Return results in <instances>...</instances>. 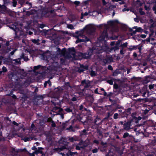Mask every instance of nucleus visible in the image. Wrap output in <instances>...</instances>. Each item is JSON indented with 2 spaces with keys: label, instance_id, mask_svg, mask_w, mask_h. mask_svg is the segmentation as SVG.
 I'll return each mask as SVG.
<instances>
[{
  "label": "nucleus",
  "instance_id": "49530a36",
  "mask_svg": "<svg viewBox=\"0 0 156 156\" xmlns=\"http://www.w3.org/2000/svg\"><path fill=\"white\" fill-rule=\"evenodd\" d=\"M98 149L97 148H95L92 150V153H96L98 152Z\"/></svg>",
  "mask_w": 156,
  "mask_h": 156
},
{
  "label": "nucleus",
  "instance_id": "69168bd1",
  "mask_svg": "<svg viewBox=\"0 0 156 156\" xmlns=\"http://www.w3.org/2000/svg\"><path fill=\"white\" fill-rule=\"evenodd\" d=\"M71 100L73 101H76L77 100V99H76V98L75 97H74L72 98L71 99Z\"/></svg>",
  "mask_w": 156,
  "mask_h": 156
},
{
  "label": "nucleus",
  "instance_id": "4d7b16f0",
  "mask_svg": "<svg viewBox=\"0 0 156 156\" xmlns=\"http://www.w3.org/2000/svg\"><path fill=\"white\" fill-rule=\"evenodd\" d=\"M156 26V25L154 23H152L150 26L151 28H153L154 27Z\"/></svg>",
  "mask_w": 156,
  "mask_h": 156
},
{
  "label": "nucleus",
  "instance_id": "680f3d73",
  "mask_svg": "<svg viewBox=\"0 0 156 156\" xmlns=\"http://www.w3.org/2000/svg\"><path fill=\"white\" fill-rule=\"evenodd\" d=\"M23 140L25 142L28 141L29 140V138L28 137H26L23 139Z\"/></svg>",
  "mask_w": 156,
  "mask_h": 156
},
{
  "label": "nucleus",
  "instance_id": "ddd939ff",
  "mask_svg": "<svg viewBox=\"0 0 156 156\" xmlns=\"http://www.w3.org/2000/svg\"><path fill=\"white\" fill-rule=\"evenodd\" d=\"M112 61V58L111 57H106L103 60L104 62L106 64L107 63H110Z\"/></svg>",
  "mask_w": 156,
  "mask_h": 156
},
{
  "label": "nucleus",
  "instance_id": "ea45409f",
  "mask_svg": "<svg viewBox=\"0 0 156 156\" xmlns=\"http://www.w3.org/2000/svg\"><path fill=\"white\" fill-rule=\"evenodd\" d=\"M66 61V60L65 59L61 58L60 59V63L61 64H63Z\"/></svg>",
  "mask_w": 156,
  "mask_h": 156
},
{
  "label": "nucleus",
  "instance_id": "3c124183",
  "mask_svg": "<svg viewBox=\"0 0 156 156\" xmlns=\"http://www.w3.org/2000/svg\"><path fill=\"white\" fill-rule=\"evenodd\" d=\"M12 5L14 7H16L17 4V2L16 1H14L12 2Z\"/></svg>",
  "mask_w": 156,
  "mask_h": 156
},
{
  "label": "nucleus",
  "instance_id": "e433bc0d",
  "mask_svg": "<svg viewBox=\"0 0 156 156\" xmlns=\"http://www.w3.org/2000/svg\"><path fill=\"white\" fill-rule=\"evenodd\" d=\"M75 34L77 35V36H75V37H77L78 36H81V33H80V32L79 31H76L75 33Z\"/></svg>",
  "mask_w": 156,
  "mask_h": 156
},
{
  "label": "nucleus",
  "instance_id": "423d86ee",
  "mask_svg": "<svg viewBox=\"0 0 156 156\" xmlns=\"http://www.w3.org/2000/svg\"><path fill=\"white\" fill-rule=\"evenodd\" d=\"M121 42V40H118L116 42L115 45L111 48L110 50L111 51L114 50L115 51L118 50L119 49V48L120 47V43Z\"/></svg>",
  "mask_w": 156,
  "mask_h": 156
},
{
  "label": "nucleus",
  "instance_id": "6ab92c4d",
  "mask_svg": "<svg viewBox=\"0 0 156 156\" xmlns=\"http://www.w3.org/2000/svg\"><path fill=\"white\" fill-rule=\"evenodd\" d=\"M74 108L72 106H69L67 107L64 110L68 113H70L73 112Z\"/></svg>",
  "mask_w": 156,
  "mask_h": 156
},
{
  "label": "nucleus",
  "instance_id": "052dcab7",
  "mask_svg": "<svg viewBox=\"0 0 156 156\" xmlns=\"http://www.w3.org/2000/svg\"><path fill=\"white\" fill-rule=\"evenodd\" d=\"M113 94L112 93V92H110L109 94H108V95H107V96L109 98H110L112 96V95H113Z\"/></svg>",
  "mask_w": 156,
  "mask_h": 156
},
{
  "label": "nucleus",
  "instance_id": "f8f14e48",
  "mask_svg": "<svg viewBox=\"0 0 156 156\" xmlns=\"http://www.w3.org/2000/svg\"><path fill=\"white\" fill-rule=\"evenodd\" d=\"M68 142H65V144H63L65 145L60 147V149L61 150H62L64 149H67L69 150V151H70L71 148L68 146Z\"/></svg>",
  "mask_w": 156,
  "mask_h": 156
},
{
  "label": "nucleus",
  "instance_id": "a211bd4d",
  "mask_svg": "<svg viewBox=\"0 0 156 156\" xmlns=\"http://www.w3.org/2000/svg\"><path fill=\"white\" fill-rule=\"evenodd\" d=\"M12 124H13L14 125L16 126H18L19 127V128L18 129V130H19L23 128V130L24 131V129L23 128V125H21L20 126H19V124L17 122H16L15 121H13L12 122Z\"/></svg>",
  "mask_w": 156,
  "mask_h": 156
},
{
  "label": "nucleus",
  "instance_id": "473e14b6",
  "mask_svg": "<svg viewBox=\"0 0 156 156\" xmlns=\"http://www.w3.org/2000/svg\"><path fill=\"white\" fill-rule=\"evenodd\" d=\"M139 12L141 15H144L145 14V12L143 11V9L141 8L139 9Z\"/></svg>",
  "mask_w": 156,
  "mask_h": 156
},
{
  "label": "nucleus",
  "instance_id": "de8ad7c7",
  "mask_svg": "<svg viewBox=\"0 0 156 156\" xmlns=\"http://www.w3.org/2000/svg\"><path fill=\"white\" fill-rule=\"evenodd\" d=\"M83 4L84 5H88L89 4V1L87 0L86 1H84L83 2Z\"/></svg>",
  "mask_w": 156,
  "mask_h": 156
},
{
  "label": "nucleus",
  "instance_id": "e2e57ef3",
  "mask_svg": "<svg viewBox=\"0 0 156 156\" xmlns=\"http://www.w3.org/2000/svg\"><path fill=\"white\" fill-rule=\"evenodd\" d=\"M47 84L48 85V86L49 87H50L51 86V83L50 81V80H48L47 81Z\"/></svg>",
  "mask_w": 156,
  "mask_h": 156
},
{
  "label": "nucleus",
  "instance_id": "9b49d317",
  "mask_svg": "<svg viewBox=\"0 0 156 156\" xmlns=\"http://www.w3.org/2000/svg\"><path fill=\"white\" fill-rule=\"evenodd\" d=\"M114 113V112L112 110L109 111L107 112L106 115L104 118V119H109L110 120H111L112 119V118H110V117L112 116Z\"/></svg>",
  "mask_w": 156,
  "mask_h": 156
},
{
  "label": "nucleus",
  "instance_id": "b1692460",
  "mask_svg": "<svg viewBox=\"0 0 156 156\" xmlns=\"http://www.w3.org/2000/svg\"><path fill=\"white\" fill-rule=\"evenodd\" d=\"M137 48V46H130L128 48V50L129 51H132L133 50L136 49Z\"/></svg>",
  "mask_w": 156,
  "mask_h": 156
},
{
  "label": "nucleus",
  "instance_id": "37998d69",
  "mask_svg": "<svg viewBox=\"0 0 156 156\" xmlns=\"http://www.w3.org/2000/svg\"><path fill=\"white\" fill-rule=\"evenodd\" d=\"M2 69V71L3 72V73L6 72L7 71L6 68L5 66H3Z\"/></svg>",
  "mask_w": 156,
  "mask_h": 156
},
{
  "label": "nucleus",
  "instance_id": "7ed1b4c3",
  "mask_svg": "<svg viewBox=\"0 0 156 156\" xmlns=\"http://www.w3.org/2000/svg\"><path fill=\"white\" fill-rule=\"evenodd\" d=\"M44 33L45 34H49L48 37L50 39L52 40H53L56 39L57 38V35L55 33H52L51 31H52L51 30H44Z\"/></svg>",
  "mask_w": 156,
  "mask_h": 156
},
{
  "label": "nucleus",
  "instance_id": "6e6d98bb",
  "mask_svg": "<svg viewBox=\"0 0 156 156\" xmlns=\"http://www.w3.org/2000/svg\"><path fill=\"white\" fill-rule=\"evenodd\" d=\"M93 143H94L96 144H98L99 143L98 140H94L93 141Z\"/></svg>",
  "mask_w": 156,
  "mask_h": 156
},
{
  "label": "nucleus",
  "instance_id": "1a4fd4ad",
  "mask_svg": "<svg viewBox=\"0 0 156 156\" xmlns=\"http://www.w3.org/2000/svg\"><path fill=\"white\" fill-rule=\"evenodd\" d=\"M102 40H105V39L108 38V35L106 31H104L100 37Z\"/></svg>",
  "mask_w": 156,
  "mask_h": 156
},
{
  "label": "nucleus",
  "instance_id": "cd10ccee",
  "mask_svg": "<svg viewBox=\"0 0 156 156\" xmlns=\"http://www.w3.org/2000/svg\"><path fill=\"white\" fill-rule=\"evenodd\" d=\"M133 28L136 29L137 32H142L143 31V30L140 27L138 28L137 27H134Z\"/></svg>",
  "mask_w": 156,
  "mask_h": 156
},
{
  "label": "nucleus",
  "instance_id": "8fccbe9b",
  "mask_svg": "<svg viewBox=\"0 0 156 156\" xmlns=\"http://www.w3.org/2000/svg\"><path fill=\"white\" fill-rule=\"evenodd\" d=\"M56 49H57V51L59 52V54H62L61 50L60 49V48H59L57 47L56 48Z\"/></svg>",
  "mask_w": 156,
  "mask_h": 156
},
{
  "label": "nucleus",
  "instance_id": "393cba45",
  "mask_svg": "<svg viewBox=\"0 0 156 156\" xmlns=\"http://www.w3.org/2000/svg\"><path fill=\"white\" fill-rule=\"evenodd\" d=\"M151 79V78L149 76H147L145 78L144 82L145 83H147L150 82Z\"/></svg>",
  "mask_w": 156,
  "mask_h": 156
},
{
  "label": "nucleus",
  "instance_id": "c03bdc74",
  "mask_svg": "<svg viewBox=\"0 0 156 156\" xmlns=\"http://www.w3.org/2000/svg\"><path fill=\"white\" fill-rule=\"evenodd\" d=\"M107 82L110 85H112L113 84V81L112 80H107Z\"/></svg>",
  "mask_w": 156,
  "mask_h": 156
},
{
  "label": "nucleus",
  "instance_id": "f03ea898",
  "mask_svg": "<svg viewBox=\"0 0 156 156\" xmlns=\"http://www.w3.org/2000/svg\"><path fill=\"white\" fill-rule=\"evenodd\" d=\"M54 12V10H50L48 8H44L41 10V16L42 17H48L50 14L53 13Z\"/></svg>",
  "mask_w": 156,
  "mask_h": 156
},
{
  "label": "nucleus",
  "instance_id": "9d476101",
  "mask_svg": "<svg viewBox=\"0 0 156 156\" xmlns=\"http://www.w3.org/2000/svg\"><path fill=\"white\" fill-rule=\"evenodd\" d=\"M88 66L87 65L84 66L83 64L81 65L80 68L78 69V71L79 73L83 72L85 70L88 69Z\"/></svg>",
  "mask_w": 156,
  "mask_h": 156
},
{
  "label": "nucleus",
  "instance_id": "aec40b11",
  "mask_svg": "<svg viewBox=\"0 0 156 156\" xmlns=\"http://www.w3.org/2000/svg\"><path fill=\"white\" fill-rule=\"evenodd\" d=\"M118 22L117 20H110L107 22V23L108 25L112 26L114 25L115 23H117Z\"/></svg>",
  "mask_w": 156,
  "mask_h": 156
},
{
  "label": "nucleus",
  "instance_id": "dca6fc26",
  "mask_svg": "<svg viewBox=\"0 0 156 156\" xmlns=\"http://www.w3.org/2000/svg\"><path fill=\"white\" fill-rule=\"evenodd\" d=\"M43 149H44V148L43 147H38V149H37L36 151H34V152L37 155L39 153H40L43 155L44 154V152L42 150Z\"/></svg>",
  "mask_w": 156,
  "mask_h": 156
},
{
  "label": "nucleus",
  "instance_id": "79ce46f5",
  "mask_svg": "<svg viewBox=\"0 0 156 156\" xmlns=\"http://www.w3.org/2000/svg\"><path fill=\"white\" fill-rule=\"evenodd\" d=\"M119 115L118 113H116L114 114V116H113V118L114 119H116L118 118H119L118 117Z\"/></svg>",
  "mask_w": 156,
  "mask_h": 156
},
{
  "label": "nucleus",
  "instance_id": "13d9d810",
  "mask_svg": "<svg viewBox=\"0 0 156 156\" xmlns=\"http://www.w3.org/2000/svg\"><path fill=\"white\" fill-rule=\"evenodd\" d=\"M68 28L71 29H73V27L72 24H70L68 26Z\"/></svg>",
  "mask_w": 156,
  "mask_h": 156
},
{
  "label": "nucleus",
  "instance_id": "7c9ffc66",
  "mask_svg": "<svg viewBox=\"0 0 156 156\" xmlns=\"http://www.w3.org/2000/svg\"><path fill=\"white\" fill-rule=\"evenodd\" d=\"M79 109L81 111H87V108H84L83 106L82 105L80 106Z\"/></svg>",
  "mask_w": 156,
  "mask_h": 156
},
{
  "label": "nucleus",
  "instance_id": "f704fd0d",
  "mask_svg": "<svg viewBox=\"0 0 156 156\" xmlns=\"http://www.w3.org/2000/svg\"><path fill=\"white\" fill-rule=\"evenodd\" d=\"M88 134L86 130V129H84L83 130L81 133H80V135L81 136H82L83 135H87Z\"/></svg>",
  "mask_w": 156,
  "mask_h": 156
},
{
  "label": "nucleus",
  "instance_id": "bb28decb",
  "mask_svg": "<svg viewBox=\"0 0 156 156\" xmlns=\"http://www.w3.org/2000/svg\"><path fill=\"white\" fill-rule=\"evenodd\" d=\"M31 41L33 43L35 44H36L37 45H39L40 44V43L38 42L40 41V40L39 39H32L31 40Z\"/></svg>",
  "mask_w": 156,
  "mask_h": 156
},
{
  "label": "nucleus",
  "instance_id": "c756f323",
  "mask_svg": "<svg viewBox=\"0 0 156 156\" xmlns=\"http://www.w3.org/2000/svg\"><path fill=\"white\" fill-rule=\"evenodd\" d=\"M41 67V66L40 65H38L37 66H34V67L33 71L35 72L36 70L39 69Z\"/></svg>",
  "mask_w": 156,
  "mask_h": 156
},
{
  "label": "nucleus",
  "instance_id": "4468645a",
  "mask_svg": "<svg viewBox=\"0 0 156 156\" xmlns=\"http://www.w3.org/2000/svg\"><path fill=\"white\" fill-rule=\"evenodd\" d=\"M132 109L130 108H129L128 109L125 110V112H123V114L124 116L127 117L128 115L131 114L130 111Z\"/></svg>",
  "mask_w": 156,
  "mask_h": 156
},
{
  "label": "nucleus",
  "instance_id": "c9c22d12",
  "mask_svg": "<svg viewBox=\"0 0 156 156\" xmlns=\"http://www.w3.org/2000/svg\"><path fill=\"white\" fill-rule=\"evenodd\" d=\"M129 31H130V32L133 31V32H132L131 33V35L132 36L133 35H134V34H135L136 33V32H137V31H136V30L135 31H133V29L132 28H129Z\"/></svg>",
  "mask_w": 156,
  "mask_h": 156
},
{
  "label": "nucleus",
  "instance_id": "5fc2aeb1",
  "mask_svg": "<svg viewBox=\"0 0 156 156\" xmlns=\"http://www.w3.org/2000/svg\"><path fill=\"white\" fill-rule=\"evenodd\" d=\"M148 87H149V88L150 90H151V89L154 88V86L153 85L151 84V85H149Z\"/></svg>",
  "mask_w": 156,
  "mask_h": 156
},
{
  "label": "nucleus",
  "instance_id": "39448f33",
  "mask_svg": "<svg viewBox=\"0 0 156 156\" xmlns=\"http://www.w3.org/2000/svg\"><path fill=\"white\" fill-rule=\"evenodd\" d=\"M11 80L12 83L16 84H19L20 83V79L17 75L12 74Z\"/></svg>",
  "mask_w": 156,
  "mask_h": 156
},
{
  "label": "nucleus",
  "instance_id": "f257e3e1",
  "mask_svg": "<svg viewBox=\"0 0 156 156\" xmlns=\"http://www.w3.org/2000/svg\"><path fill=\"white\" fill-rule=\"evenodd\" d=\"M95 50V48H90L86 52L82 53L79 52L78 54V56L81 59H89L91 58L92 55H93L94 51Z\"/></svg>",
  "mask_w": 156,
  "mask_h": 156
},
{
  "label": "nucleus",
  "instance_id": "2eb2a0df",
  "mask_svg": "<svg viewBox=\"0 0 156 156\" xmlns=\"http://www.w3.org/2000/svg\"><path fill=\"white\" fill-rule=\"evenodd\" d=\"M130 123L126 122L123 124V128L125 130H128L130 129Z\"/></svg>",
  "mask_w": 156,
  "mask_h": 156
},
{
  "label": "nucleus",
  "instance_id": "f3484780",
  "mask_svg": "<svg viewBox=\"0 0 156 156\" xmlns=\"http://www.w3.org/2000/svg\"><path fill=\"white\" fill-rule=\"evenodd\" d=\"M140 93L142 94V96L143 97H145V95L147 93V88L145 87H144L142 90H140Z\"/></svg>",
  "mask_w": 156,
  "mask_h": 156
},
{
  "label": "nucleus",
  "instance_id": "412c9836",
  "mask_svg": "<svg viewBox=\"0 0 156 156\" xmlns=\"http://www.w3.org/2000/svg\"><path fill=\"white\" fill-rule=\"evenodd\" d=\"M86 146L83 145V146H80V144H77L76 146V150H80L81 149H84Z\"/></svg>",
  "mask_w": 156,
  "mask_h": 156
},
{
  "label": "nucleus",
  "instance_id": "5701e85b",
  "mask_svg": "<svg viewBox=\"0 0 156 156\" xmlns=\"http://www.w3.org/2000/svg\"><path fill=\"white\" fill-rule=\"evenodd\" d=\"M68 51L69 53H75L76 50L74 47L69 48L68 49Z\"/></svg>",
  "mask_w": 156,
  "mask_h": 156
},
{
  "label": "nucleus",
  "instance_id": "864d4df0",
  "mask_svg": "<svg viewBox=\"0 0 156 156\" xmlns=\"http://www.w3.org/2000/svg\"><path fill=\"white\" fill-rule=\"evenodd\" d=\"M99 89L97 88L94 91V92L95 94H99Z\"/></svg>",
  "mask_w": 156,
  "mask_h": 156
},
{
  "label": "nucleus",
  "instance_id": "774afa93",
  "mask_svg": "<svg viewBox=\"0 0 156 156\" xmlns=\"http://www.w3.org/2000/svg\"><path fill=\"white\" fill-rule=\"evenodd\" d=\"M45 26V25L44 24H41L39 25V27L41 28H43Z\"/></svg>",
  "mask_w": 156,
  "mask_h": 156
},
{
  "label": "nucleus",
  "instance_id": "58836bf2",
  "mask_svg": "<svg viewBox=\"0 0 156 156\" xmlns=\"http://www.w3.org/2000/svg\"><path fill=\"white\" fill-rule=\"evenodd\" d=\"M129 136V133L127 132H126L123 135V137L125 138L128 137Z\"/></svg>",
  "mask_w": 156,
  "mask_h": 156
},
{
  "label": "nucleus",
  "instance_id": "4be33fe9",
  "mask_svg": "<svg viewBox=\"0 0 156 156\" xmlns=\"http://www.w3.org/2000/svg\"><path fill=\"white\" fill-rule=\"evenodd\" d=\"M133 122L137 123L138 122V118L136 116H132V119L130 120V122L131 123Z\"/></svg>",
  "mask_w": 156,
  "mask_h": 156
},
{
  "label": "nucleus",
  "instance_id": "0eeeda50",
  "mask_svg": "<svg viewBox=\"0 0 156 156\" xmlns=\"http://www.w3.org/2000/svg\"><path fill=\"white\" fill-rule=\"evenodd\" d=\"M63 90V89L62 88L57 87L55 88L54 90L53 93L55 95L58 96L60 95Z\"/></svg>",
  "mask_w": 156,
  "mask_h": 156
},
{
  "label": "nucleus",
  "instance_id": "a19ab883",
  "mask_svg": "<svg viewBox=\"0 0 156 156\" xmlns=\"http://www.w3.org/2000/svg\"><path fill=\"white\" fill-rule=\"evenodd\" d=\"M113 88L114 89H117L119 88V86L117 83H115L113 85Z\"/></svg>",
  "mask_w": 156,
  "mask_h": 156
},
{
  "label": "nucleus",
  "instance_id": "bf43d9fd",
  "mask_svg": "<svg viewBox=\"0 0 156 156\" xmlns=\"http://www.w3.org/2000/svg\"><path fill=\"white\" fill-rule=\"evenodd\" d=\"M140 36L141 37L144 38L146 37V35L144 34H142L140 35Z\"/></svg>",
  "mask_w": 156,
  "mask_h": 156
},
{
  "label": "nucleus",
  "instance_id": "0e129e2a",
  "mask_svg": "<svg viewBox=\"0 0 156 156\" xmlns=\"http://www.w3.org/2000/svg\"><path fill=\"white\" fill-rule=\"evenodd\" d=\"M69 140L71 142H73L74 140V138L73 137L69 138Z\"/></svg>",
  "mask_w": 156,
  "mask_h": 156
},
{
  "label": "nucleus",
  "instance_id": "4c0bfd02",
  "mask_svg": "<svg viewBox=\"0 0 156 156\" xmlns=\"http://www.w3.org/2000/svg\"><path fill=\"white\" fill-rule=\"evenodd\" d=\"M153 34V33H152L151 34H149V36L145 40L147 42H150V36Z\"/></svg>",
  "mask_w": 156,
  "mask_h": 156
},
{
  "label": "nucleus",
  "instance_id": "c85d7f7f",
  "mask_svg": "<svg viewBox=\"0 0 156 156\" xmlns=\"http://www.w3.org/2000/svg\"><path fill=\"white\" fill-rule=\"evenodd\" d=\"M20 57L21 58L23 59L25 61H27L28 59V58L25 56V54L23 53L22 54Z\"/></svg>",
  "mask_w": 156,
  "mask_h": 156
},
{
  "label": "nucleus",
  "instance_id": "338daca9",
  "mask_svg": "<svg viewBox=\"0 0 156 156\" xmlns=\"http://www.w3.org/2000/svg\"><path fill=\"white\" fill-rule=\"evenodd\" d=\"M66 49L65 48H62V50H61V51L62 53V54H63L65 53L66 52Z\"/></svg>",
  "mask_w": 156,
  "mask_h": 156
},
{
  "label": "nucleus",
  "instance_id": "a878e982",
  "mask_svg": "<svg viewBox=\"0 0 156 156\" xmlns=\"http://www.w3.org/2000/svg\"><path fill=\"white\" fill-rule=\"evenodd\" d=\"M128 43L127 42L124 43L123 44H120V47L122 49H123L124 48L127 47Z\"/></svg>",
  "mask_w": 156,
  "mask_h": 156
},
{
  "label": "nucleus",
  "instance_id": "2f4dec72",
  "mask_svg": "<svg viewBox=\"0 0 156 156\" xmlns=\"http://www.w3.org/2000/svg\"><path fill=\"white\" fill-rule=\"evenodd\" d=\"M90 76L92 77H94L96 76V73L95 71L91 70L90 73Z\"/></svg>",
  "mask_w": 156,
  "mask_h": 156
},
{
  "label": "nucleus",
  "instance_id": "a18cd8bd",
  "mask_svg": "<svg viewBox=\"0 0 156 156\" xmlns=\"http://www.w3.org/2000/svg\"><path fill=\"white\" fill-rule=\"evenodd\" d=\"M73 3L74 4L76 5V6H78L79 5V4L80 3V2L78 1H76L73 2Z\"/></svg>",
  "mask_w": 156,
  "mask_h": 156
},
{
  "label": "nucleus",
  "instance_id": "603ef678",
  "mask_svg": "<svg viewBox=\"0 0 156 156\" xmlns=\"http://www.w3.org/2000/svg\"><path fill=\"white\" fill-rule=\"evenodd\" d=\"M108 69L112 71L113 70V68L112 66L109 65L108 66Z\"/></svg>",
  "mask_w": 156,
  "mask_h": 156
},
{
  "label": "nucleus",
  "instance_id": "6e6552de",
  "mask_svg": "<svg viewBox=\"0 0 156 156\" xmlns=\"http://www.w3.org/2000/svg\"><path fill=\"white\" fill-rule=\"evenodd\" d=\"M87 30V32L90 34H91L95 32V28L92 26H89L86 27Z\"/></svg>",
  "mask_w": 156,
  "mask_h": 156
},
{
  "label": "nucleus",
  "instance_id": "20e7f679",
  "mask_svg": "<svg viewBox=\"0 0 156 156\" xmlns=\"http://www.w3.org/2000/svg\"><path fill=\"white\" fill-rule=\"evenodd\" d=\"M81 84L84 87V88L82 90L83 92L85 89L89 88L90 87L91 82L89 80H86V79H84L81 81Z\"/></svg>",
  "mask_w": 156,
  "mask_h": 156
},
{
  "label": "nucleus",
  "instance_id": "72a5a7b5",
  "mask_svg": "<svg viewBox=\"0 0 156 156\" xmlns=\"http://www.w3.org/2000/svg\"><path fill=\"white\" fill-rule=\"evenodd\" d=\"M84 41V39H80L78 37L77 38V40L76 41V43H79L82 42Z\"/></svg>",
  "mask_w": 156,
  "mask_h": 156
},
{
  "label": "nucleus",
  "instance_id": "09e8293b",
  "mask_svg": "<svg viewBox=\"0 0 156 156\" xmlns=\"http://www.w3.org/2000/svg\"><path fill=\"white\" fill-rule=\"evenodd\" d=\"M104 99L103 98H101L99 99L98 101V103H102Z\"/></svg>",
  "mask_w": 156,
  "mask_h": 156
}]
</instances>
